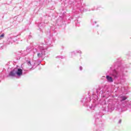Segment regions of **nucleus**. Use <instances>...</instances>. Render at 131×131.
Listing matches in <instances>:
<instances>
[{
	"instance_id": "obj_17",
	"label": "nucleus",
	"mask_w": 131,
	"mask_h": 131,
	"mask_svg": "<svg viewBox=\"0 0 131 131\" xmlns=\"http://www.w3.org/2000/svg\"><path fill=\"white\" fill-rule=\"evenodd\" d=\"M80 3H81V0H79ZM76 2H78V0H76Z\"/></svg>"
},
{
	"instance_id": "obj_4",
	"label": "nucleus",
	"mask_w": 131,
	"mask_h": 131,
	"mask_svg": "<svg viewBox=\"0 0 131 131\" xmlns=\"http://www.w3.org/2000/svg\"><path fill=\"white\" fill-rule=\"evenodd\" d=\"M22 74H23L22 69L16 68L9 73V76H11V77H15L16 75L18 76H21Z\"/></svg>"
},
{
	"instance_id": "obj_21",
	"label": "nucleus",
	"mask_w": 131,
	"mask_h": 131,
	"mask_svg": "<svg viewBox=\"0 0 131 131\" xmlns=\"http://www.w3.org/2000/svg\"><path fill=\"white\" fill-rule=\"evenodd\" d=\"M80 70H82V67H80Z\"/></svg>"
},
{
	"instance_id": "obj_22",
	"label": "nucleus",
	"mask_w": 131,
	"mask_h": 131,
	"mask_svg": "<svg viewBox=\"0 0 131 131\" xmlns=\"http://www.w3.org/2000/svg\"><path fill=\"white\" fill-rule=\"evenodd\" d=\"M92 11H94V9H92Z\"/></svg>"
},
{
	"instance_id": "obj_9",
	"label": "nucleus",
	"mask_w": 131,
	"mask_h": 131,
	"mask_svg": "<svg viewBox=\"0 0 131 131\" xmlns=\"http://www.w3.org/2000/svg\"><path fill=\"white\" fill-rule=\"evenodd\" d=\"M21 54L23 56H26L28 53H27V50H25L24 51H21Z\"/></svg>"
},
{
	"instance_id": "obj_20",
	"label": "nucleus",
	"mask_w": 131,
	"mask_h": 131,
	"mask_svg": "<svg viewBox=\"0 0 131 131\" xmlns=\"http://www.w3.org/2000/svg\"><path fill=\"white\" fill-rule=\"evenodd\" d=\"M118 123H121V120H119Z\"/></svg>"
},
{
	"instance_id": "obj_3",
	"label": "nucleus",
	"mask_w": 131,
	"mask_h": 131,
	"mask_svg": "<svg viewBox=\"0 0 131 131\" xmlns=\"http://www.w3.org/2000/svg\"><path fill=\"white\" fill-rule=\"evenodd\" d=\"M48 49V46L46 44L41 45L38 47V49H34L33 52L34 54L37 53V57L39 59L42 58L45 55H46V51Z\"/></svg>"
},
{
	"instance_id": "obj_15",
	"label": "nucleus",
	"mask_w": 131,
	"mask_h": 131,
	"mask_svg": "<svg viewBox=\"0 0 131 131\" xmlns=\"http://www.w3.org/2000/svg\"><path fill=\"white\" fill-rule=\"evenodd\" d=\"M46 43L48 45V46H49V45H51V41H46Z\"/></svg>"
},
{
	"instance_id": "obj_13",
	"label": "nucleus",
	"mask_w": 131,
	"mask_h": 131,
	"mask_svg": "<svg viewBox=\"0 0 131 131\" xmlns=\"http://www.w3.org/2000/svg\"><path fill=\"white\" fill-rule=\"evenodd\" d=\"M4 37H5V34L3 33L0 36V39L4 38Z\"/></svg>"
},
{
	"instance_id": "obj_16",
	"label": "nucleus",
	"mask_w": 131,
	"mask_h": 131,
	"mask_svg": "<svg viewBox=\"0 0 131 131\" xmlns=\"http://www.w3.org/2000/svg\"><path fill=\"white\" fill-rule=\"evenodd\" d=\"M76 53H79V54H81V51H80V50L77 51Z\"/></svg>"
},
{
	"instance_id": "obj_7",
	"label": "nucleus",
	"mask_w": 131,
	"mask_h": 131,
	"mask_svg": "<svg viewBox=\"0 0 131 131\" xmlns=\"http://www.w3.org/2000/svg\"><path fill=\"white\" fill-rule=\"evenodd\" d=\"M106 80L107 82H110V83L113 82L114 80H113V77H111L110 75H106Z\"/></svg>"
},
{
	"instance_id": "obj_6",
	"label": "nucleus",
	"mask_w": 131,
	"mask_h": 131,
	"mask_svg": "<svg viewBox=\"0 0 131 131\" xmlns=\"http://www.w3.org/2000/svg\"><path fill=\"white\" fill-rule=\"evenodd\" d=\"M91 97H88V98H84L81 100V103L84 105V106H88V103L91 102Z\"/></svg>"
},
{
	"instance_id": "obj_5",
	"label": "nucleus",
	"mask_w": 131,
	"mask_h": 131,
	"mask_svg": "<svg viewBox=\"0 0 131 131\" xmlns=\"http://www.w3.org/2000/svg\"><path fill=\"white\" fill-rule=\"evenodd\" d=\"M17 40V39L16 38V37L12 36L11 37H9L7 41V45H12L13 42H15Z\"/></svg>"
},
{
	"instance_id": "obj_8",
	"label": "nucleus",
	"mask_w": 131,
	"mask_h": 131,
	"mask_svg": "<svg viewBox=\"0 0 131 131\" xmlns=\"http://www.w3.org/2000/svg\"><path fill=\"white\" fill-rule=\"evenodd\" d=\"M27 64L30 66V68H29L30 69L33 70V66H34V62L29 61H27Z\"/></svg>"
},
{
	"instance_id": "obj_18",
	"label": "nucleus",
	"mask_w": 131,
	"mask_h": 131,
	"mask_svg": "<svg viewBox=\"0 0 131 131\" xmlns=\"http://www.w3.org/2000/svg\"><path fill=\"white\" fill-rule=\"evenodd\" d=\"M72 55H74L75 54V52L73 51L72 52Z\"/></svg>"
},
{
	"instance_id": "obj_11",
	"label": "nucleus",
	"mask_w": 131,
	"mask_h": 131,
	"mask_svg": "<svg viewBox=\"0 0 131 131\" xmlns=\"http://www.w3.org/2000/svg\"><path fill=\"white\" fill-rule=\"evenodd\" d=\"M93 99L94 100L97 101V100H98V96L94 95Z\"/></svg>"
},
{
	"instance_id": "obj_10",
	"label": "nucleus",
	"mask_w": 131,
	"mask_h": 131,
	"mask_svg": "<svg viewBox=\"0 0 131 131\" xmlns=\"http://www.w3.org/2000/svg\"><path fill=\"white\" fill-rule=\"evenodd\" d=\"M90 108L91 110H95V105L92 104V106H90Z\"/></svg>"
},
{
	"instance_id": "obj_12",
	"label": "nucleus",
	"mask_w": 131,
	"mask_h": 131,
	"mask_svg": "<svg viewBox=\"0 0 131 131\" xmlns=\"http://www.w3.org/2000/svg\"><path fill=\"white\" fill-rule=\"evenodd\" d=\"M91 23L93 24V25H95V24H97V21H95L94 20H92L91 21Z\"/></svg>"
},
{
	"instance_id": "obj_2",
	"label": "nucleus",
	"mask_w": 131,
	"mask_h": 131,
	"mask_svg": "<svg viewBox=\"0 0 131 131\" xmlns=\"http://www.w3.org/2000/svg\"><path fill=\"white\" fill-rule=\"evenodd\" d=\"M119 62H115L113 67H111V70H113L110 73L114 79H119L121 81H125V77L127 76V69L123 67H119Z\"/></svg>"
},
{
	"instance_id": "obj_19",
	"label": "nucleus",
	"mask_w": 131,
	"mask_h": 131,
	"mask_svg": "<svg viewBox=\"0 0 131 131\" xmlns=\"http://www.w3.org/2000/svg\"><path fill=\"white\" fill-rule=\"evenodd\" d=\"M58 58H61V59H63V56H58Z\"/></svg>"
},
{
	"instance_id": "obj_1",
	"label": "nucleus",
	"mask_w": 131,
	"mask_h": 131,
	"mask_svg": "<svg viewBox=\"0 0 131 131\" xmlns=\"http://www.w3.org/2000/svg\"><path fill=\"white\" fill-rule=\"evenodd\" d=\"M127 99L126 96H119L118 97L119 103L116 106L115 102L108 104L107 106L108 112H112L115 109L119 112H123V111H126V110L130 109L129 111L131 112V101H125Z\"/></svg>"
},
{
	"instance_id": "obj_14",
	"label": "nucleus",
	"mask_w": 131,
	"mask_h": 131,
	"mask_svg": "<svg viewBox=\"0 0 131 131\" xmlns=\"http://www.w3.org/2000/svg\"><path fill=\"white\" fill-rule=\"evenodd\" d=\"M99 121H100V120L98 119H96L95 120V123H99Z\"/></svg>"
}]
</instances>
